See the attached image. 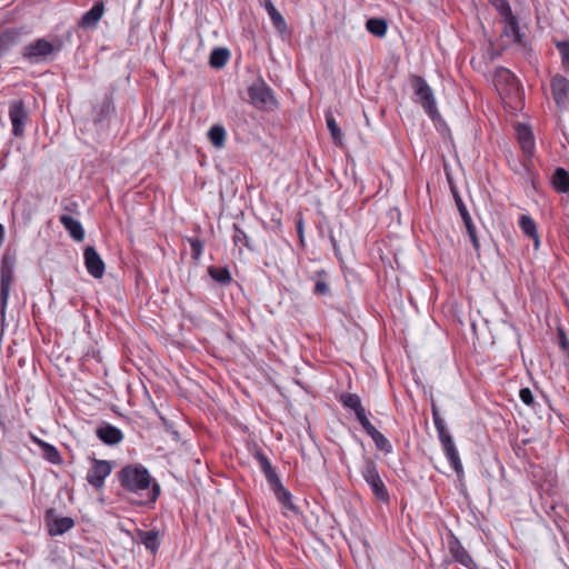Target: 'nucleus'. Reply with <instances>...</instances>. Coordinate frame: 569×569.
<instances>
[{"mask_svg": "<svg viewBox=\"0 0 569 569\" xmlns=\"http://www.w3.org/2000/svg\"><path fill=\"white\" fill-rule=\"evenodd\" d=\"M411 86L413 89L415 101L423 108L433 122L440 121L441 116L437 108L433 91L427 81L420 76H412Z\"/></svg>", "mask_w": 569, "mask_h": 569, "instance_id": "f257e3e1", "label": "nucleus"}, {"mask_svg": "<svg viewBox=\"0 0 569 569\" xmlns=\"http://www.w3.org/2000/svg\"><path fill=\"white\" fill-rule=\"evenodd\" d=\"M432 419L435 427L438 432L439 440L441 442L445 455L450 462L452 469L459 475L462 472V463L458 453V450L455 446L453 439L449 433V430L445 423V420L441 418L440 412H432Z\"/></svg>", "mask_w": 569, "mask_h": 569, "instance_id": "f03ea898", "label": "nucleus"}, {"mask_svg": "<svg viewBox=\"0 0 569 569\" xmlns=\"http://www.w3.org/2000/svg\"><path fill=\"white\" fill-rule=\"evenodd\" d=\"M361 476L367 485L370 487L372 495L381 502H389L390 495L383 483L378 466L370 457H363V465L361 468Z\"/></svg>", "mask_w": 569, "mask_h": 569, "instance_id": "7ed1b4c3", "label": "nucleus"}, {"mask_svg": "<svg viewBox=\"0 0 569 569\" xmlns=\"http://www.w3.org/2000/svg\"><path fill=\"white\" fill-rule=\"evenodd\" d=\"M14 258L4 253L0 267V313L4 316L11 283L14 278Z\"/></svg>", "mask_w": 569, "mask_h": 569, "instance_id": "20e7f679", "label": "nucleus"}, {"mask_svg": "<svg viewBox=\"0 0 569 569\" xmlns=\"http://www.w3.org/2000/svg\"><path fill=\"white\" fill-rule=\"evenodd\" d=\"M58 49L59 48H56L53 43L44 40L43 38H38L36 41L23 48L22 57L30 63H39L46 60Z\"/></svg>", "mask_w": 569, "mask_h": 569, "instance_id": "39448f33", "label": "nucleus"}, {"mask_svg": "<svg viewBox=\"0 0 569 569\" xmlns=\"http://www.w3.org/2000/svg\"><path fill=\"white\" fill-rule=\"evenodd\" d=\"M121 487L133 493L142 490V468L139 466H126L118 472Z\"/></svg>", "mask_w": 569, "mask_h": 569, "instance_id": "423d86ee", "label": "nucleus"}, {"mask_svg": "<svg viewBox=\"0 0 569 569\" xmlns=\"http://www.w3.org/2000/svg\"><path fill=\"white\" fill-rule=\"evenodd\" d=\"M9 118L12 124V134L21 138L24 134V127L29 120V113L22 100L14 101L9 108Z\"/></svg>", "mask_w": 569, "mask_h": 569, "instance_id": "0eeeda50", "label": "nucleus"}, {"mask_svg": "<svg viewBox=\"0 0 569 569\" xmlns=\"http://www.w3.org/2000/svg\"><path fill=\"white\" fill-rule=\"evenodd\" d=\"M451 191H452L453 199H455L456 206L458 208V211H459L461 219L463 221V224L466 227L467 233L472 243V247L475 248L476 251H479L480 243H479V239L477 237L476 226L472 222L471 216H470L462 198L460 197L459 192L457 191V189L455 187H451Z\"/></svg>", "mask_w": 569, "mask_h": 569, "instance_id": "6e6552de", "label": "nucleus"}, {"mask_svg": "<svg viewBox=\"0 0 569 569\" xmlns=\"http://www.w3.org/2000/svg\"><path fill=\"white\" fill-rule=\"evenodd\" d=\"M111 470L110 461L93 459L86 479L91 486L99 489L103 486L104 479L111 473Z\"/></svg>", "mask_w": 569, "mask_h": 569, "instance_id": "1a4fd4ad", "label": "nucleus"}, {"mask_svg": "<svg viewBox=\"0 0 569 569\" xmlns=\"http://www.w3.org/2000/svg\"><path fill=\"white\" fill-rule=\"evenodd\" d=\"M248 94L251 103L257 108H264L274 102L272 91L264 82L250 86Z\"/></svg>", "mask_w": 569, "mask_h": 569, "instance_id": "9d476101", "label": "nucleus"}, {"mask_svg": "<svg viewBox=\"0 0 569 569\" xmlns=\"http://www.w3.org/2000/svg\"><path fill=\"white\" fill-rule=\"evenodd\" d=\"M550 87L556 104L560 108L567 107L569 104V80L561 74H556L551 79Z\"/></svg>", "mask_w": 569, "mask_h": 569, "instance_id": "9b49d317", "label": "nucleus"}, {"mask_svg": "<svg viewBox=\"0 0 569 569\" xmlns=\"http://www.w3.org/2000/svg\"><path fill=\"white\" fill-rule=\"evenodd\" d=\"M84 264L90 276L99 279L104 273V262L93 247H87L83 252Z\"/></svg>", "mask_w": 569, "mask_h": 569, "instance_id": "f8f14e48", "label": "nucleus"}, {"mask_svg": "<svg viewBox=\"0 0 569 569\" xmlns=\"http://www.w3.org/2000/svg\"><path fill=\"white\" fill-rule=\"evenodd\" d=\"M96 436L99 440H101L104 445L113 446L122 441L123 433L122 431L107 422H102L96 429Z\"/></svg>", "mask_w": 569, "mask_h": 569, "instance_id": "ddd939ff", "label": "nucleus"}, {"mask_svg": "<svg viewBox=\"0 0 569 569\" xmlns=\"http://www.w3.org/2000/svg\"><path fill=\"white\" fill-rule=\"evenodd\" d=\"M269 487L283 509H288L296 515L299 513V508L292 502L291 492L283 487L280 479L269 485Z\"/></svg>", "mask_w": 569, "mask_h": 569, "instance_id": "4468645a", "label": "nucleus"}, {"mask_svg": "<svg viewBox=\"0 0 569 569\" xmlns=\"http://www.w3.org/2000/svg\"><path fill=\"white\" fill-rule=\"evenodd\" d=\"M449 551L452 558L467 568H471L475 565L471 556L463 548L457 537L452 536L449 540Z\"/></svg>", "mask_w": 569, "mask_h": 569, "instance_id": "2eb2a0df", "label": "nucleus"}, {"mask_svg": "<svg viewBox=\"0 0 569 569\" xmlns=\"http://www.w3.org/2000/svg\"><path fill=\"white\" fill-rule=\"evenodd\" d=\"M59 221L74 241L81 242L84 239L86 233L80 221L69 214H61Z\"/></svg>", "mask_w": 569, "mask_h": 569, "instance_id": "dca6fc26", "label": "nucleus"}, {"mask_svg": "<svg viewBox=\"0 0 569 569\" xmlns=\"http://www.w3.org/2000/svg\"><path fill=\"white\" fill-rule=\"evenodd\" d=\"M103 11V3L101 1L96 2L93 7L81 17L78 22L79 27L84 29L93 28L101 19Z\"/></svg>", "mask_w": 569, "mask_h": 569, "instance_id": "f3484780", "label": "nucleus"}, {"mask_svg": "<svg viewBox=\"0 0 569 569\" xmlns=\"http://www.w3.org/2000/svg\"><path fill=\"white\" fill-rule=\"evenodd\" d=\"M517 132L521 150L527 157H531L535 152V138L530 128L523 124H519Z\"/></svg>", "mask_w": 569, "mask_h": 569, "instance_id": "a211bd4d", "label": "nucleus"}, {"mask_svg": "<svg viewBox=\"0 0 569 569\" xmlns=\"http://www.w3.org/2000/svg\"><path fill=\"white\" fill-rule=\"evenodd\" d=\"M253 457L258 461L260 469L263 472L268 485H271L274 481H277L278 479H280L279 476L277 475V472L274 471L270 460L263 453L262 450H256L253 453Z\"/></svg>", "mask_w": 569, "mask_h": 569, "instance_id": "6ab92c4d", "label": "nucleus"}, {"mask_svg": "<svg viewBox=\"0 0 569 569\" xmlns=\"http://www.w3.org/2000/svg\"><path fill=\"white\" fill-rule=\"evenodd\" d=\"M163 537L164 531L156 527L144 531V549L156 556Z\"/></svg>", "mask_w": 569, "mask_h": 569, "instance_id": "aec40b11", "label": "nucleus"}, {"mask_svg": "<svg viewBox=\"0 0 569 569\" xmlns=\"http://www.w3.org/2000/svg\"><path fill=\"white\" fill-rule=\"evenodd\" d=\"M144 491H147L148 501L146 503L153 505L161 493L160 483L150 476L148 470L144 468Z\"/></svg>", "mask_w": 569, "mask_h": 569, "instance_id": "412c9836", "label": "nucleus"}, {"mask_svg": "<svg viewBox=\"0 0 569 569\" xmlns=\"http://www.w3.org/2000/svg\"><path fill=\"white\" fill-rule=\"evenodd\" d=\"M552 186L560 193L569 192V171L558 167L551 178Z\"/></svg>", "mask_w": 569, "mask_h": 569, "instance_id": "4be33fe9", "label": "nucleus"}, {"mask_svg": "<svg viewBox=\"0 0 569 569\" xmlns=\"http://www.w3.org/2000/svg\"><path fill=\"white\" fill-rule=\"evenodd\" d=\"M148 399L149 403L146 405L144 403V416L147 417L148 420H151L152 425H156L158 426L159 423L163 425L166 428L168 427V422L167 420L164 419V417L158 411V409L156 408L154 403L151 401L150 399V396L147 391V389L144 388V399Z\"/></svg>", "mask_w": 569, "mask_h": 569, "instance_id": "5701e85b", "label": "nucleus"}, {"mask_svg": "<svg viewBox=\"0 0 569 569\" xmlns=\"http://www.w3.org/2000/svg\"><path fill=\"white\" fill-rule=\"evenodd\" d=\"M74 526V521L70 517H60L56 518L50 525H49V535L54 536H61L68 530H70Z\"/></svg>", "mask_w": 569, "mask_h": 569, "instance_id": "b1692460", "label": "nucleus"}, {"mask_svg": "<svg viewBox=\"0 0 569 569\" xmlns=\"http://www.w3.org/2000/svg\"><path fill=\"white\" fill-rule=\"evenodd\" d=\"M519 226L526 236L533 239L535 248L537 249L539 247V236L533 219L530 216L522 214L519 219Z\"/></svg>", "mask_w": 569, "mask_h": 569, "instance_id": "393cba45", "label": "nucleus"}, {"mask_svg": "<svg viewBox=\"0 0 569 569\" xmlns=\"http://www.w3.org/2000/svg\"><path fill=\"white\" fill-rule=\"evenodd\" d=\"M34 442L41 448L42 456L46 460L53 465H59L62 462L60 452L54 446L38 438L34 439Z\"/></svg>", "mask_w": 569, "mask_h": 569, "instance_id": "a878e982", "label": "nucleus"}, {"mask_svg": "<svg viewBox=\"0 0 569 569\" xmlns=\"http://www.w3.org/2000/svg\"><path fill=\"white\" fill-rule=\"evenodd\" d=\"M498 10L500 16L513 28L517 26V18L513 16L508 0H489Z\"/></svg>", "mask_w": 569, "mask_h": 569, "instance_id": "bb28decb", "label": "nucleus"}, {"mask_svg": "<svg viewBox=\"0 0 569 569\" xmlns=\"http://www.w3.org/2000/svg\"><path fill=\"white\" fill-rule=\"evenodd\" d=\"M226 136V129L221 124H213L208 131V139L210 143L217 149L224 147Z\"/></svg>", "mask_w": 569, "mask_h": 569, "instance_id": "cd10ccee", "label": "nucleus"}, {"mask_svg": "<svg viewBox=\"0 0 569 569\" xmlns=\"http://www.w3.org/2000/svg\"><path fill=\"white\" fill-rule=\"evenodd\" d=\"M208 274L218 283L228 286L232 281L231 273L227 267H208Z\"/></svg>", "mask_w": 569, "mask_h": 569, "instance_id": "c85d7f7f", "label": "nucleus"}, {"mask_svg": "<svg viewBox=\"0 0 569 569\" xmlns=\"http://www.w3.org/2000/svg\"><path fill=\"white\" fill-rule=\"evenodd\" d=\"M112 103L109 98H104L99 104L93 108V122L96 124H101L111 113Z\"/></svg>", "mask_w": 569, "mask_h": 569, "instance_id": "c756f323", "label": "nucleus"}, {"mask_svg": "<svg viewBox=\"0 0 569 569\" xmlns=\"http://www.w3.org/2000/svg\"><path fill=\"white\" fill-rule=\"evenodd\" d=\"M230 58V51L227 48L218 47L211 51L209 63L212 68H223Z\"/></svg>", "mask_w": 569, "mask_h": 569, "instance_id": "7c9ffc66", "label": "nucleus"}, {"mask_svg": "<svg viewBox=\"0 0 569 569\" xmlns=\"http://www.w3.org/2000/svg\"><path fill=\"white\" fill-rule=\"evenodd\" d=\"M366 28L372 36H385L388 23L383 18H370L367 20Z\"/></svg>", "mask_w": 569, "mask_h": 569, "instance_id": "2f4dec72", "label": "nucleus"}, {"mask_svg": "<svg viewBox=\"0 0 569 569\" xmlns=\"http://www.w3.org/2000/svg\"><path fill=\"white\" fill-rule=\"evenodd\" d=\"M340 402L346 407L355 411V413L363 410V406L361 405V399L356 393H341L339 398Z\"/></svg>", "mask_w": 569, "mask_h": 569, "instance_id": "473e14b6", "label": "nucleus"}, {"mask_svg": "<svg viewBox=\"0 0 569 569\" xmlns=\"http://www.w3.org/2000/svg\"><path fill=\"white\" fill-rule=\"evenodd\" d=\"M326 123H327V128L328 130L330 131V134H331V138L333 140V142L336 144H339L341 146L342 144V138H343V134L335 119V117L332 116V113H327L326 114Z\"/></svg>", "mask_w": 569, "mask_h": 569, "instance_id": "72a5a7b5", "label": "nucleus"}, {"mask_svg": "<svg viewBox=\"0 0 569 569\" xmlns=\"http://www.w3.org/2000/svg\"><path fill=\"white\" fill-rule=\"evenodd\" d=\"M232 228H233V236H232L233 243L236 246L242 244L250 251H253L254 248L251 244V240H250L249 236L247 234V232L244 230H242L237 223H233Z\"/></svg>", "mask_w": 569, "mask_h": 569, "instance_id": "f704fd0d", "label": "nucleus"}, {"mask_svg": "<svg viewBox=\"0 0 569 569\" xmlns=\"http://www.w3.org/2000/svg\"><path fill=\"white\" fill-rule=\"evenodd\" d=\"M371 438L378 450L385 453H390L392 451V446L390 441L380 431H378Z\"/></svg>", "mask_w": 569, "mask_h": 569, "instance_id": "c9c22d12", "label": "nucleus"}, {"mask_svg": "<svg viewBox=\"0 0 569 569\" xmlns=\"http://www.w3.org/2000/svg\"><path fill=\"white\" fill-rule=\"evenodd\" d=\"M188 242L191 247L192 259L199 261L203 252L204 242L199 238H188Z\"/></svg>", "mask_w": 569, "mask_h": 569, "instance_id": "e433bc0d", "label": "nucleus"}, {"mask_svg": "<svg viewBox=\"0 0 569 569\" xmlns=\"http://www.w3.org/2000/svg\"><path fill=\"white\" fill-rule=\"evenodd\" d=\"M269 18L279 33H284L287 31L286 20L277 9L273 12H271Z\"/></svg>", "mask_w": 569, "mask_h": 569, "instance_id": "4c0bfd02", "label": "nucleus"}, {"mask_svg": "<svg viewBox=\"0 0 569 569\" xmlns=\"http://www.w3.org/2000/svg\"><path fill=\"white\" fill-rule=\"evenodd\" d=\"M556 47L561 56L563 67L569 69V41H556Z\"/></svg>", "mask_w": 569, "mask_h": 569, "instance_id": "58836bf2", "label": "nucleus"}, {"mask_svg": "<svg viewBox=\"0 0 569 569\" xmlns=\"http://www.w3.org/2000/svg\"><path fill=\"white\" fill-rule=\"evenodd\" d=\"M511 44L521 50L526 57H531L532 49L529 47L528 38H511Z\"/></svg>", "mask_w": 569, "mask_h": 569, "instance_id": "ea45409f", "label": "nucleus"}, {"mask_svg": "<svg viewBox=\"0 0 569 569\" xmlns=\"http://www.w3.org/2000/svg\"><path fill=\"white\" fill-rule=\"evenodd\" d=\"M519 397L525 405L533 407L535 398L532 391L529 388H521L519 391Z\"/></svg>", "mask_w": 569, "mask_h": 569, "instance_id": "a19ab883", "label": "nucleus"}, {"mask_svg": "<svg viewBox=\"0 0 569 569\" xmlns=\"http://www.w3.org/2000/svg\"><path fill=\"white\" fill-rule=\"evenodd\" d=\"M496 82L500 80H505L507 82H513L516 80L513 73H511L508 69L501 68L495 74Z\"/></svg>", "mask_w": 569, "mask_h": 569, "instance_id": "79ce46f5", "label": "nucleus"}, {"mask_svg": "<svg viewBox=\"0 0 569 569\" xmlns=\"http://www.w3.org/2000/svg\"><path fill=\"white\" fill-rule=\"evenodd\" d=\"M313 292L316 295L326 296L330 292V288L326 281L318 280L315 284Z\"/></svg>", "mask_w": 569, "mask_h": 569, "instance_id": "37998d69", "label": "nucleus"}, {"mask_svg": "<svg viewBox=\"0 0 569 569\" xmlns=\"http://www.w3.org/2000/svg\"><path fill=\"white\" fill-rule=\"evenodd\" d=\"M14 38H0V58L14 44Z\"/></svg>", "mask_w": 569, "mask_h": 569, "instance_id": "c03bdc74", "label": "nucleus"}, {"mask_svg": "<svg viewBox=\"0 0 569 569\" xmlns=\"http://www.w3.org/2000/svg\"><path fill=\"white\" fill-rule=\"evenodd\" d=\"M501 38H493V39H490V41H489L490 49L492 51H495V53L491 54V58H493L495 56L500 54V44H499V40Z\"/></svg>", "mask_w": 569, "mask_h": 569, "instance_id": "a18cd8bd", "label": "nucleus"}, {"mask_svg": "<svg viewBox=\"0 0 569 569\" xmlns=\"http://www.w3.org/2000/svg\"><path fill=\"white\" fill-rule=\"evenodd\" d=\"M356 417L362 427L366 426L368 422H370V420L368 419L366 409L360 410V412L356 413Z\"/></svg>", "mask_w": 569, "mask_h": 569, "instance_id": "49530a36", "label": "nucleus"}, {"mask_svg": "<svg viewBox=\"0 0 569 569\" xmlns=\"http://www.w3.org/2000/svg\"><path fill=\"white\" fill-rule=\"evenodd\" d=\"M559 339H560V347L563 350H567L569 348V340L567 339V337L562 330L559 331Z\"/></svg>", "mask_w": 569, "mask_h": 569, "instance_id": "de8ad7c7", "label": "nucleus"}, {"mask_svg": "<svg viewBox=\"0 0 569 569\" xmlns=\"http://www.w3.org/2000/svg\"><path fill=\"white\" fill-rule=\"evenodd\" d=\"M263 8L266 9L268 16H270L271 12H273L277 9L271 0H264Z\"/></svg>", "mask_w": 569, "mask_h": 569, "instance_id": "09e8293b", "label": "nucleus"}, {"mask_svg": "<svg viewBox=\"0 0 569 569\" xmlns=\"http://www.w3.org/2000/svg\"><path fill=\"white\" fill-rule=\"evenodd\" d=\"M365 429V431L370 436L372 437L373 435H376L378 432V430L376 429V427L371 423V422H368L366 426L362 427Z\"/></svg>", "mask_w": 569, "mask_h": 569, "instance_id": "8fccbe9b", "label": "nucleus"}, {"mask_svg": "<svg viewBox=\"0 0 569 569\" xmlns=\"http://www.w3.org/2000/svg\"><path fill=\"white\" fill-rule=\"evenodd\" d=\"M63 208L67 211L73 212L78 208V203L72 201L66 204Z\"/></svg>", "mask_w": 569, "mask_h": 569, "instance_id": "3c124183", "label": "nucleus"}, {"mask_svg": "<svg viewBox=\"0 0 569 569\" xmlns=\"http://www.w3.org/2000/svg\"><path fill=\"white\" fill-rule=\"evenodd\" d=\"M129 201H130L129 200V196H127V198H126V208H127L128 211L130 210L132 212V214H134L136 208H134V206L130 207Z\"/></svg>", "mask_w": 569, "mask_h": 569, "instance_id": "603ef678", "label": "nucleus"}, {"mask_svg": "<svg viewBox=\"0 0 569 569\" xmlns=\"http://www.w3.org/2000/svg\"><path fill=\"white\" fill-rule=\"evenodd\" d=\"M4 240V227L0 223V247L2 246Z\"/></svg>", "mask_w": 569, "mask_h": 569, "instance_id": "864d4df0", "label": "nucleus"}, {"mask_svg": "<svg viewBox=\"0 0 569 569\" xmlns=\"http://www.w3.org/2000/svg\"><path fill=\"white\" fill-rule=\"evenodd\" d=\"M330 241H331V243L333 246L335 251H337L338 250V246H337V241H336L333 236H330Z\"/></svg>", "mask_w": 569, "mask_h": 569, "instance_id": "5fc2aeb1", "label": "nucleus"}, {"mask_svg": "<svg viewBox=\"0 0 569 569\" xmlns=\"http://www.w3.org/2000/svg\"><path fill=\"white\" fill-rule=\"evenodd\" d=\"M437 411H439V410H438V407H437L436 402L432 400V401H431V413H432V412H437Z\"/></svg>", "mask_w": 569, "mask_h": 569, "instance_id": "6e6d98bb", "label": "nucleus"}, {"mask_svg": "<svg viewBox=\"0 0 569 569\" xmlns=\"http://www.w3.org/2000/svg\"><path fill=\"white\" fill-rule=\"evenodd\" d=\"M297 230H298V232H299L300 234H302V222H301V221H300V222H298V224H297Z\"/></svg>", "mask_w": 569, "mask_h": 569, "instance_id": "4d7b16f0", "label": "nucleus"}, {"mask_svg": "<svg viewBox=\"0 0 569 569\" xmlns=\"http://www.w3.org/2000/svg\"><path fill=\"white\" fill-rule=\"evenodd\" d=\"M137 533H138L139 537H142V530L138 529Z\"/></svg>", "mask_w": 569, "mask_h": 569, "instance_id": "13d9d810", "label": "nucleus"}]
</instances>
